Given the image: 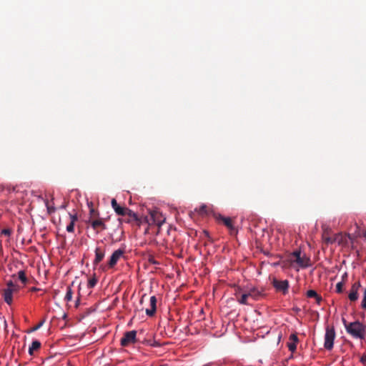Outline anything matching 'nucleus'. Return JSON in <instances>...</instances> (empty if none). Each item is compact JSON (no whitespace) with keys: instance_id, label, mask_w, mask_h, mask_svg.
Masks as SVG:
<instances>
[{"instance_id":"nucleus-1","label":"nucleus","mask_w":366,"mask_h":366,"mask_svg":"<svg viewBox=\"0 0 366 366\" xmlns=\"http://www.w3.org/2000/svg\"><path fill=\"white\" fill-rule=\"evenodd\" d=\"M346 331L352 337L362 340L365 337L366 325L360 321H355L349 323Z\"/></svg>"},{"instance_id":"nucleus-2","label":"nucleus","mask_w":366,"mask_h":366,"mask_svg":"<svg viewBox=\"0 0 366 366\" xmlns=\"http://www.w3.org/2000/svg\"><path fill=\"white\" fill-rule=\"evenodd\" d=\"M302 252L300 250H295L292 253H291L290 256V260L292 262H295L300 267L302 268L308 267L311 265V260L309 257H307L305 254L303 255L301 254Z\"/></svg>"},{"instance_id":"nucleus-3","label":"nucleus","mask_w":366,"mask_h":366,"mask_svg":"<svg viewBox=\"0 0 366 366\" xmlns=\"http://www.w3.org/2000/svg\"><path fill=\"white\" fill-rule=\"evenodd\" d=\"M165 217L157 209L151 210L148 216L145 217V221L149 225H157L159 227L165 222Z\"/></svg>"},{"instance_id":"nucleus-4","label":"nucleus","mask_w":366,"mask_h":366,"mask_svg":"<svg viewBox=\"0 0 366 366\" xmlns=\"http://www.w3.org/2000/svg\"><path fill=\"white\" fill-rule=\"evenodd\" d=\"M112 207L115 211V212L120 216H129L131 217H133L134 219H137V214L130 210L129 208L126 207H122L118 204L117 200L115 199H112L111 201Z\"/></svg>"},{"instance_id":"nucleus-5","label":"nucleus","mask_w":366,"mask_h":366,"mask_svg":"<svg viewBox=\"0 0 366 366\" xmlns=\"http://www.w3.org/2000/svg\"><path fill=\"white\" fill-rule=\"evenodd\" d=\"M335 338V331L333 326H327L325 328L324 347L327 350L333 348L334 340Z\"/></svg>"},{"instance_id":"nucleus-6","label":"nucleus","mask_w":366,"mask_h":366,"mask_svg":"<svg viewBox=\"0 0 366 366\" xmlns=\"http://www.w3.org/2000/svg\"><path fill=\"white\" fill-rule=\"evenodd\" d=\"M137 331L131 330L126 332L124 334V336L121 339V345L123 347H127L130 344L137 342Z\"/></svg>"},{"instance_id":"nucleus-7","label":"nucleus","mask_w":366,"mask_h":366,"mask_svg":"<svg viewBox=\"0 0 366 366\" xmlns=\"http://www.w3.org/2000/svg\"><path fill=\"white\" fill-rule=\"evenodd\" d=\"M272 284L277 291L282 292L284 295L288 292L289 282L287 280H279L276 278H273Z\"/></svg>"},{"instance_id":"nucleus-8","label":"nucleus","mask_w":366,"mask_h":366,"mask_svg":"<svg viewBox=\"0 0 366 366\" xmlns=\"http://www.w3.org/2000/svg\"><path fill=\"white\" fill-rule=\"evenodd\" d=\"M248 295L249 299L252 300H258L264 296V290L257 287H251L247 290H244Z\"/></svg>"},{"instance_id":"nucleus-9","label":"nucleus","mask_w":366,"mask_h":366,"mask_svg":"<svg viewBox=\"0 0 366 366\" xmlns=\"http://www.w3.org/2000/svg\"><path fill=\"white\" fill-rule=\"evenodd\" d=\"M124 249H119L115 250L112 254L110 257V259L108 262V267L112 268L114 267L116 264L117 263L119 258L124 254Z\"/></svg>"},{"instance_id":"nucleus-10","label":"nucleus","mask_w":366,"mask_h":366,"mask_svg":"<svg viewBox=\"0 0 366 366\" xmlns=\"http://www.w3.org/2000/svg\"><path fill=\"white\" fill-rule=\"evenodd\" d=\"M360 287L361 284L360 282H356L354 284H352L350 293L348 295V297L351 302H355L358 299V290L360 288Z\"/></svg>"},{"instance_id":"nucleus-11","label":"nucleus","mask_w":366,"mask_h":366,"mask_svg":"<svg viewBox=\"0 0 366 366\" xmlns=\"http://www.w3.org/2000/svg\"><path fill=\"white\" fill-rule=\"evenodd\" d=\"M216 219L217 221L222 222V223L230 230L231 233H235L237 232L230 217H225L221 214H218L216 216Z\"/></svg>"},{"instance_id":"nucleus-12","label":"nucleus","mask_w":366,"mask_h":366,"mask_svg":"<svg viewBox=\"0 0 366 366\" xmlns=\"http://www.w3.org/2000/svg\"><path fill=\"white\" fill-rule=\"evenodd\" d=\"M89 223L90 224L91 227L97 231L98 233L99 232V229L101 230H104L107 229L106 224L104 223L103 220L102 219H89Z\"/></svg>"},{"instance_id":"nucleus-13","label":"nucleus","mask_w":366,"mask_h":366,"mask_svg":"<svg viewBox=\"0 0 366 366\" xmlns=\"http://www.w3.org/2000/svg\"><path fill=\"white\" fill-rule=\"evenodd\" d=\"M235 295L237 297L239 303L247 305H251V303L249 302V299L247 294L245 291L242 292V289H239V292L237 291Z\"/></svg>"},{"instance_id":"nucleus-14","label":"nucleus","mask_w":366,"mask_h":366,"mask_svg":"<svg viewBox=\"0 0 366 366\" xmlns=\"http://www.w3.org/2000/svg\"><path fill=\"white\" fill-rule=\"evenodd\" d=\"M105 255V250L102 247H97L95 249V258L93 261L94 267L97 266L104 259Z\"/></svg>"},{"instance_id":"nucleus-15","label":"nucleus","mask_w":366,"mask_h":366,"mask_svg":"<svg viewBox=\"0 0 366 366\" xmlns=\"http://www.w3.org/2000/svg\"><path fill=\"white\" fill-rule=\"evenodd\" d=\"M149 304L150 308L146 309L145 312L148 316L152 317L155 314L157 310V298L155 296H152L150 297Z\"/></svg>"},{"instance_id":"nucleus-16","label":"nucleus","mask_w":366,"mask_h":366,"mask_svg":"<svg viewBox=\"0 0 366 366\" xmlns=\"http://www.w3.org/2000/svg\"><path fill=\"white\" fill-rule=\"evenodd\" d=\"M298 342V337L296 334H292L290 336V342L287 343L289 350L292 352H295L297 348V342Z\"/></svg>"},{"instance_id":"nucleus-17","label":"nucleus","mask_w":366,"mask_h":366,"mask_svg":"<svg viewBox=\"0 0 366 366\" xmlns=\"http://www.w3.org/2000/svg\"><path fill=\"white\" fill-rule=\"evenodd\" d=\"M12 295H13V292L10 289L6 288L3 290L4 300L8 305H11L12 303V301H13Z\"/></svg>"},{"instance_id":"nucleus-18","label":"nucleus","mask_w":366,"mask_h":366,"mask_svg":"<svg viewBox=\"0 0 366 366\" xmlns=\"http://www.w3.org/2000/svg\"><path fill=\"white\" fill-rule=\"evenodd\" d=\"M41 347V342L38 340L32 342L31 345L29 348V353L30 355H33L35 350H38Z\"/></svg>"},{"instance_id":"nucleus-19","label":"nucleus","mask_w":366,"mask_h":366,"mask_svg":"<svg viewBox=\"0 0 366 366\" xmlns=\"http://www.w3.org/2000/svg\"><path fill=\"white\" fill-rule=\"evenodd\" d=\"M71 222L70 223L66 226V231L68 232H73L74 230V224L75 222L77 220V217L76 215L70 214Z\"/></svg>"},{"instance_id":"nucleus-20","label":"nucleus","mask_w":366,"mask_h":366,"mask_svg":"<svg viewBox=\"0 0 366 366\" xmlns=\"http://www.w3.org/2000/svg\"><path fill=\"white\" fill-rule=\"evenodd\" d=\"M73 292L71 287L68 286L66 288V293L64 297L65 301L69 302L72 299Z\"/></svg>"},{"instance_id":"nucleus-21","label":"nucleus","mask_w":366,"mask_h":366,"mask_svg":"<svg viewBox=\"0 0 366 366\" xmlns=\"http://www.w3.org/2000/svg\"><path fill=\"white\" fill-rule=\"evenodd\" d=\"M18 277L22 282V283L26 284L27 282V278L26 277L25 272L24 270H20L18 272Z\"/></svg>"},{"instance_id":"nucleus-22","label":"nucleus","mask_w":366,"mask_h":366,"mask_svg":"<svg viewBox=\"0 0 366 366\" xmlns=\"http://www.w3.org/2000/svg\"><path fill=\"white\" fill-rule=\"evenodd\" d=\"M45 205L47 209V212L49 214L54 213L55 212V207L53 205H51L48 201V199L44 200Z\"/></svg>"},{"instance_id":"nucleus-23","label":"nucleus","mask_w":366,"mask_h":366,"mask_svg":"<svg viewBox=\"0 0 366 366\" xmlns=\"http://www.w3.org/2000/svg\"><path fill=\"white\" fill-rule=\"evenodd\" d=\"M97 282H98L97 278L95 276L92 277L88 281V285H87L88 287L89 288H93L94 287H95V285H97Z\"/></svg>"},{"instance_id":"nucleus-24","label":"nucleus","mask_w":366,"mask_h":366,"mask_svg":"<svg viewBox=\"0 0 366 366\" xmlns=\"http://www.w3.org/2000/svg\"><path fill=\"white\" fill-rule=\"evenodd\" d=\"M318 294L317 293L316 291L313 290H310L307 292V297H310V298H316V297H317Z\"/></svg>"},{"instance_id":"nucleus-25","label":"nucleus","mask_w":366,"mask_h":366,"mask_svg":"<svg viewBox=\"0 0 366 366\" xmlns=\"http://www.w3.org/2000/svg\"><path fill=\"white\" fill-rule=\"evenodd\" d=\"M322 238H323L324 242L326 244H332L335 242V239H333L329 236H326L325 234H323Z\"/></svg>"},{"instance_id":"nucleus-26","label":"nucleus","mask_w":366,"mask_h":366,"mask_svg":"<svg viewBox=\"0 0 366 366\" xmlns=\"http://www.w3.org/2000/svg\"><path fill=\"white\" fill-rule=\"evenodd\" d=\"M343 286H344V282H338L337 285H336V292L337 293H341L343 291Z\"/></svg>"},{"instance_id":"nucleus-27","label":"nucleus","mask_w":366,"mask_h":366,"mask_svg":"<svg viewBox=\"0 0 366 366\" xmlns=\"http://www.w3.org/2000/svg\"><path fill=\"white\" fill-rule=\"evenodd\" d=\"M1 234L2 235H5V236L9 237L11 235V230L10 229H9V228H6V229H4L1 231Z\"/></svg>"},{"instance_id":"nucleus-28","label":"nucleus","mask_w":366,"mask_h":366,"mask_svg":"<svg viewBox=\"0 0 366 366\" xmlns=\"http://www.w3.org/2000/svg\"><path fill=\"white\" fill-rule=\"evenodd\" d=\"M361 307L362 309L366 310V289L364 292L363 299L362 301Z\"/></svg>"},{"instance_id":"nucleus-29","label":"nucleus","mask_w":366,"mask_h":366,"mask_svg":"<svg viewBox=\"0 0 366 366\" xmlns=\"http://www.w3.org/2000/svg\"><path fill=\"white\" fill-rule=\"evenodd\" d=\"M20 287L18 285L14 284L13 287L10 289L13 293H16L19 290Z\"/></svg>"},{"instance_id":"nucleus-30","label":"nucleus","mask_w":366,"mask_h":366,"mask_svg":"<svg viewBox=\"0 0 366 366\" xmlns=\"http://www.w3.org/2000/svg\"><path fill=\"white\" fill-rule=\"evenodd\" d=\"M43 324H44V321L40 322L38 325H36L35 327H34L31 330V331L34 332V331H36V330H39L43 325Z\"/></svg>"},{"instance_id":"nucleus-31","label":"nucleus","mask_w":366,"mask_h":366,"mask_svg":"<svg viewBox=\"0 0 366 366\" xmlns=\"http://www.w3.org/2000/svg\"><path fill=\"white\" fill-rule=\"evenodd\" d=\"M149 263H151V264H159V262H157V261L154 259V257H149Z\"/></svg>"},{"instance_id":"nucleus-32","label":"nucleus","mask_w":366,"mask_h":366,"mask_svg":"<svg viewBox=\"0 0 366 366\" xmlns=\"http://www.w3.org/2000/svg\"><path fill=\"white\" fill-rule=\"evenodd\" d=\"M315 300H316V302H317L318 305H320V304H321V302H322V297H321L320 295H317V297H316Z\"/></svg>"},{"instance_id":"nucleus-33","label":"nucleus","mask_w":366,"mask_h":366,"mask_svg":"<svg viewBox=\"0 0 366 366\" xmlns=\"http://www.w3.org/2000/svg\"><path fill=\"white\" fill-rule=\"evenodd\" d=\"M14 285V284L13 283V282H12L11 280H9V281H8V282H6V286H7V287H6V288H7V289H11V288L13 287V285Z\"/></svg>"},{"instance_id":"nucleus-34","label":"nucleus","mask_w":366,"mask_h":366,"mask_svg":"<svg viewBox=\"0 0 366 366\" xmlns=\"http://www.w3.org/2000/svg\"><path fill=\"white\" fill-rule=\"evenodd\" d=\"M342 321L345 327V330H347V326H348L350 322H347L345 318H342Z\"/></svg>"},{"instance_id":"nucleus-35","label":"nucleus","mask_w":366,"mask_h":366,"mask_svg":"<svg viewBox=\"0 0 366 366\" xmlns=\"http://www.w3.org/2000/svg\"><path fill=\"white\" fill-rule=\"evenodd\" d=\"M206 209H207V207L205 205H203L200 207L199 211H200V212L203 213L206 211Z\"/></svg>"},{"instance_id":"nucleus-36","label":"nucleus","mask_w":366,"mask_h":366,"mask_svg":"<svg viewBox=\"0 0 366 366\" xmlns=\"http://www.w3.org/2000/svg\"><path fill=\"white\" fill-rule=\"evenodd\" d=\"M360 361H361L362 363L366 362V355H363V356L361 357Z\"/></svg>"},{"instance_id":"nucleus-37","label":"nucleus","mask_w":366,"mask_h":366,"mask_svg":"<svg viewBox=\"0 0 366 366\" xmlns=\"http://www.w3.org/2000/svg\"><path fill=\"white\" fill-rule=\"evenodd\" d=\"M30 290H31V292H36V291L39 290V289L34 287H31V288L30 289Z\"/></svg>"},{"instance_id":"nucleus-38","label":"nucleus","mask_w":366,"mask_h":366,"mask_svg":"<svg viewBox=\"0 0 366 366\" xmlns=\"http://www.w3.org/2000/svg\"><path fill=\"white\" fill-rule=\"evenodd\" d=\"M90 213H91V214H94V213H95V210H94V208H92H92L90 209Z\"/></svg>"},{"instance_id":"nucleus-39","label":"nucleus","mask_w":366,"mask_h":366,"mask_svg":"<svg viewBox=\"0 0 366 366\" xmlns=\"http://www.w3.org/2000/svg\"><path fill=\"white\" fill-rule=\"evenodd\" d=\"M145 296H146V295H144L142 297V299H141V300H140V302H141V303H142L143 300H144V298L145 297Z\"/></svg>"},{"instance_id":"nucleus-40","label":"nucleus","mask_w":366,"mask_h":366,"mask_svg":"<svg viewBox=\"0 0 366 366\" xmlns=\"http://www.w3.org/2000/svg\"><path fill=\"white\" fill-rule=\"evenodd\" d=\"M363 236H364V237H365V238H366V229H365V230L364 231V232H363Z\"/></svg>"}]
</instances>
